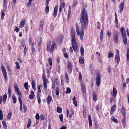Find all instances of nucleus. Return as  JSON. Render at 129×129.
I'll use <instances>...</instances> for the list:
<instances>
[{"label": "nucleus", "mask_w": 129, "mask_h": 129, "mask_svg": "<svg viewBox=\"0 0 129 129\" xmlns=\"http://www.w3.org/2000/svg\"><path fill=\"white\" fill-rule=\"evenodd\" d=\"M80 20L82 27L83 29H86V26L88 24V19L87 12H86L84 8H83L81 12Z\"/></svg>", "instance_id": "1"}, {"label": "nucleus", "mask_w": 129, "mask_h": 129, "mask_svg": "<svg viewBox=\"0 0 129 129\" xmlns=\"http://www.w3.org/2000/svg\"><path fill=\"white\" fill-rule=\"evenodd\" d=\"M51 41H50L47 44V51H49L50 50V52L51 53H52L53 52L54 50L55 47L56 46V44L54 43H53L50 49V46L51 45Z\"/></svg>", "instance_id": "2"}, {"label": "nucleus", "mask_w": 129, "mask_h": 129, "mask_svg": "<svg viewBox=\"0 0 129 129\" xmlns=\"http://www.w3.org/2000/svg\"><path fill=\"white\" fill-rule=\"evenodd\" d=\"M42 79L43 81V86L45 90L47 89V87L48 80L45 76L42 75Z\"/></svg>", "instance_id": "3"}, {"label": "nucleus", "mask_w": 129, "mask_h": 129, "mask_svg": "<svg viewBox=\"0 0 129 129\" xmlns=\"http://www.w3.org/2000/svg\"><path fill=\"white\" fill-rule=\"evenodd\" d=\"M95 80L96 85L99 86L101 83V76L99 73H97L96 74V77L95 78Z\"/></svg>", "instance_id": "4"}, {"label": "nucleus", "mask_w": 129, "mask_h": 129, "mask_svg": "<svg viewBox=\"0 0 129 129\" xmlns=\"http://www.w3.org/2000/svg\"><path fill=\"white\" fill-rule=\"evenodd\" d=\"M72 47L74 51H76L77 49V46L75 40H72Z\"/></svg>", "instance_id": "5"}, {"label": "nucleus", "mask_w": 129, "mask_h": 129, "mask_svg": "<svg viewBox=\"0 0 129 129\" xmlns=\"http://www.w3.org/2000/svg\"><path fill=\"white\" fill-rule=\"evenodd\" d=\"M1 69L4 78L5 79L7 80V73L4 67L3 66H2L1 67Z\"/></svg>", "instance_id": "6"}, {"label": "nucleus", "mask_w": 129, "mask_h": 129, "mask_svg": "<svg viewBox=\"0 0 129 129\" xmlns=\"http://www.w3.org/2000/svg\"><path fill=\"white\" fill-rule=\"evenodd\" d=\"M65 4L64 2H61L60 3L59 8V13H61L63 9L65 7Z\"/></svg>", "instance_id": "7"}, {"label": "nucleus", "mask_w": 129, "mask_h": 129, "mask_svg": "<svg viewBox=\"0 0 129 129\" xmlns=\"http://www.w3.org/2000/svg\"><path fill=\"white\" fill-rule=\"evenodd\" d=\"M118 36L117 32H116L115 33L114 35L113 39L115 40V43H118Z\"/></svg>", "instance_id": "8"}, {"label": "nucleus", "mask_w": 129, "mask_h": 129, "mask_svg": "<svg viewBox=\"0 0 129 129\" xmlns=\"http://www.w3.org/2000/svg\"><path fill=\"white\" fill-rule=\"evenodd\" d=\"M58 8V6H56L54 8L53 16L54 18H55L56 16Z\"/></svg>", "instance_id": "9"}, {"label": "nucleus", "mask_w": 129, "mask_h": 129, "mask_svg": "<svg viewBox=\"0 0 129 129\" xmlns=\"http://www.w3.org/2000/svg\"><path fill=\"white\" fill-rule=\"evenodd\" d=\"M68 71L72 72V67L71 63L69 62L68 64Z\"/></svg>", "instance_id": "10"}, {"label": "nucleus", "mask_w": 129, "mask_h": 129, "mask_svg": "<svg viewBox=\"0 0 129 129\" xmlns=\"http://www.w3.org/2000/svg\"><path fill=\"white\" fill-rule=\"evenodd\" d=\"M124 2H122L119 5V8L120 9V12L121 13L123 9L124 6Z\"/></svg>", "instance_id": "11"}, {"label": "nucleus", "mask_w": 129, "mask_h": 129, "mask_svg": "<svg viewBox=\"0 0 129 129\" xmlns=\"http://www.w3.org/2000/svg\"><path fill=\"white\" fill-rule=\"evenodd\" d=\"M83 29L82 27L81 29L80 33V39L82 41L83 40V38L84 36V32Z\"/></svg>", "instance_id": "12"}, {"label": "nucleus", "mask_w": 129, "mask_h": 129, "mask_svg": "<svg viewBox=\"0 0 129 129\" xmlns=\"http://www.w3.org/2000/svg\"><path fill=\"white\" fill-rule=\"evenodd\" d=\"M115 61L117 62L118 64L119 62L120 61V56L118 54H116L115 57Z\"/></svg>", "instance_id": "13"}, {"label": "nucleus", "mask_w": 129, "mask_h": 129, "mask_svg": "<svg viewBox=\"0 0 129 129\" xmlns=\"http://www.w3.org/2000/svg\"><path fill=\"white\" fill-rule=\"evenodd\" d=\"M71 35L72 37V40H75V32L72 29L71 30Z\"/></svg>", "instance_id": "14"}, {"label": "nucleus", "mask_w": 129, "mask_h": 129, "mask_svg": "<svg viewBox=\"0 0 129 129\" xmlns=\"http://www.w3.org/2000/svg\"><path fill=\"white\" fill-rule=\"evenodd\" d=\"M52 100V97L50 95H48V96L47 99V103L48 105L49 104L50 102Z\"/></svg>", "instance_id": "15"}, {"label": "nucleus", "mask_w": 129, "mask_h": 129, "mask_svg": "<svg viewBox=\"0 0 129 129\" xmlns=\"http://www.w3.org/2000/svg\"><path fill=\"white\" fill-rule=\"evenodd\" d=\"M76 30L77 34L78 36H79L80 33V29L77 24L76 25Z\"/></svg>", "instance_id": "16"}, {"label": "nucleus", "mask_w": 129, "mask_h": 129, "mask_svg": "<svg viewBox=\"0 0 129 129\" xmlns=\"http://www.w3.org/2000/svg\"><path fill=\"white\" fill-rule=\"evenodd\" d=\"M103 30L102 29L101 31L100 34V40L101 41H103Z\"/></svg>", "instance_id": "17"}, {"label": "nucleus", "mask_w": 129, "mask_h": 129, "mask_svg": "<svg viewBox=\"0 0 129 129\" xmlns=\"http://www.w3.org/2000/svg\"><path fill=\"white\" fill-rule=\"evenodd\" d=\"M88 119L89 120V125L90 126H91L92 125V121L91 119V116L89 115L88 116Z\"/></svg>", "instance_id": "18"}, {"label": "nucleus", "mask_w": 129, "mask_h": 129, "mask_svg": "<svg viewBox=\"0 0 129 129\" xmlns=\"http://www.w3.org/2000/svg\"><path fill=\"white\" fill-rule=\"evenodd\" d=\"M81 89L82 91V93H86V90L85 89V87L84 85L82 83L81 84Z\"/></svg>", "instance_id": "19"}, {"label": "nucleus", "mask_w": 129, "mask_h": 129, "mask_svg": "<svg viewBox=\"0 0 129 129\" xmlns=\"http://www.w3.org/2000/svg\"><path fill=\"white\" fill-rule=\"evenodd\" d=\"M34 95V92L33 91H32L31 92V94L29 96L28 98L31 100L33 99V96Z\"/></svg>", "instance_id": "20"}, {"label": "nucleus", "mask_w": 129, "mask_h": 129, "mask_svg": "<svg viewBox=\"0 0 129 129\" xmlns=\"http://www.w3.org/2000/svg\"><path fill=\"white\" fill-rule=\"evenodd\" d=\"M79 63L82 64H83L84 63V59L83 58L80 57L79 60Z\"/></svg>", "instance_id": "21"}, {"label": "nucleus", "mask_w": 129, "mask_h": 129, "mask_svg": "<svg viewBox=\"0 0 129 129\" xmlns=\"http://www.w3.org/2000/svg\"><path fill=\"white\" fill-rule=\"evenodd\" d=\"M25 21L24 20H23L22 21L20 24V28L23 27L25 24Z\"/></svg>", "instance_id": "22"}, {"label": "nucleus", "mask_w": 129, "mask_h": 129, "mask_svg": "<svg viewBox=\"0 0 129 129\" xmlns=\"http://www.w3.org/2000/svg\"><path fill=\"white\" fill-rule=\"evenodd\" d=\"M73 104L76 107L77 106V102L76 100V98L75 96H74L73 99Z\"/></svg>", "instance_id": "23"}, {"label": "nucleus", "mask_w": 129, "mask_h": 129, "mask_svg": "<svg viewBox=\"0 0 129 129\" xmlns=\"http://www.w3.org/2000/svg\"><path fill=\"white\" fill-rule=\"evenodd\" d=\"M113 95L115 97L116 96V93H117V91L116 89L114 87H113Z\"/></svg>", "instance_id": "24"}, {"label": "nucleus", "mask_w": 129, "mask_h": 129, "mask_svg": "<svg viewBox=\"0 0 129 129\" xmlns=\"http://www.w3.org/2000/svg\"><path fill=\"white\" fill-rule=\"evenodd\" d=\"M114 56L113 53L110 51H109L108 53V57L109 58H111L113 57Z\"/></svg>", "instance_id": "25"}, {"label": "nucleus", "mask_w": 129, "mask_h": 129, "mask_svg": "<svg viewBox=\"0 0 129 129\" xmlns=\"http://www.w3.org/2000/svg\"><path fill=\"white\" fill-rule=\"evenodd\" d=\"M56 94L57 96H58L59 94V88L58 87H56L55 89Z\"/></svg>", "instance_id": "26"}, {"label": "nucleus", "mask_w": 129, "mask_h": 129, "mask_svg": "<svg viewBox=\"0 0 129 129\" xmlns=\"http://www.w3.org/2000/svg\"><path fill=\"white\" fill-rule=\"evenodd\" d=\"M121 113L123 117H125V112L123 107H122L121 110Z\"/></svg>", "instance_id": "27"}, {"label": "nucleus", "mask_w": 129, "mask_h": 129, "mask_svg": "<svg viewBox=\"0 0 129 129\" xmlns=\"http://www.w3.org/2000/svg\"><path fill=\"white\" fill-rule=\"evenodd\" d=\"M3 103L5 104V103L6 101L7 98V95L6 94H5L3 95Z\"/></svg>", "instance_id": "28"}, {"label": "nucleus", "mask_w": 129, "mask_h": 129, "mask_svg": "<svg viewBox=\"0 0 129 129\" xmlns=\"http://www.w3.org/2000/svg\"><path fill=\"white\" fill-rule=\"evenodd\" d=\"M52 83L56 84L57 85L59 84V82L57 79L56 78L54 80H52Z\"/></svg>", "instance_id": "29"}, {"label": "nucleus", "mask_w": 129, "mask_h": 129, "mask_svg": "<svg viewBox=\"0 0 129 129\" xmlns=\"http://www.w3.org/2000/svg\"><path fill=\"white\" fill-rule=\"evenodd\" d=\"M93 101L95 102L96 101V96L95 92H93Z\"/></svg>", "instance_id": "30"}, {"label": "nucleus", "mask_w": 129, "mask_h": 129, "mask_svg": "<svg viewBox=\"0 0 129 129\" xmlns=\"http://www.w3.org/2000/svg\"><path fill=\"white\" fill-rule=\"evenodd\" d=\"M80 53L81 54L82 56H83L84 55V48L82 47H81L80 48Z\"/></svg>", "instance_id": "31"}, {"label": "nucleus", "mask_w": 129, "mask_h": 129, "mask_svg": "<svg viewBox=\"0 0 129 129\" xmlns=\"http://www.w3.org/2000/svg\"><path fill=\"white\" fill-rule=\"evenodd\" d=\"M14 87L15 88V91L16 92L19 90V89L18 88L17 85L16 84H15L14 85Z\"/></svg>", "instance_id": "32"}, {"label": "nucleus", "mask_w": 129, "mask_h": 129, "mask_svg": "<svg viewBox=\"0 0 129 129\" xmlns=\"http://www.w3.org/2000/svg\"><path fill=\"white\" fill-rule=\"evenodd\" d=\"M57 111L58 113H61L62 112V109L61 108L59 107H58L57 108Z\"/></svg>", "instance_id": "33"}, {"label": "nucleus", "mask_w": 129, "mask_h": 129, "mask_svg": "<svg viewBox=\"0 0 129 129\" xmlns=\"http://www.w3.org/2000/svg\"><path fill=\"white\" fill-rule=\"evenodd\" d=\"M31 85L33 88V89H34L35 88V82L34 80H32Z\"/></svg>", "instance_id": "34"}, {"label": "nucleus", "mask_w": 129, "mask_h": 129, "mask_svg": "<svg viewBox=\"0 0 129 129\" xmlns=\"http://www.w3.org/2000/svg\"><path fill=\"white\" fill-rule=\"evenodd\" d=\"M12 98L14 101L13 103L14 104H15L16 103V96L14 95H13L12 96Z\"/></svg>", "instance_id": "35"}, {"label": "nucleus", "mask_w": 129, "mask_h": 129, "mask_svg": "<svg viewBox=\"0 0 129 129\" xmlns=\"http://www.w3.org/2000/svg\"><path fill=\"white\" fill-rule=\"evenodd\" d=\"M37 96L38 102L39 104H40L41 103V99L40 98V96L39 94H38Z\"/></svg>", "instance_id": "36"}, {"label": "nucleus", "mask_w": 129, "mask_h": 129, "mask_svg": "<svg viewBox=\"0 0 129 129\" xmlns=\"http://www.w3.org/2000/svg\"><path fill=\"white\" fill-rule=\"evenodd\" d=\"M37 42L38 43V45H40L42 42L41 38V37H39L37 40Z\"/></svg>", "instance_id": "37"}, {"label": "nucleus", "mask_w": 129, "mask_h": 129, "mask_svg": "<svg viewBox=\"0 0 129 129\" xmlns=\"http://www.w3.org/2000/svg\"><path fill=\"white\" fill-rule=\"evenodd\" d=\"M2 123L4 128L5 129H7V126L6 122L4 121H3Z\"/></svg>", "instance_id": "38"}, {"label": "nucleus", "mask_w": 129, "mask_h": 129, "mask_svg": "<svg viewBox=\"0 0 129 129\" xmlns=\"http://www.w3.org/2000/svg\"><path fill=\"white\" fill-rule=\"evenodd\" d=\"M122 34V37L123 38H126V34L125 31H124V32L121 33Z\"/></svg>", "instance_id": "39"}, {"label": "nucleus", "mask_w": 129, "mask_h": 129, "mask_svg": "<svg viewBox=\"0 0 129 129\" xmlns=\"http://www.w3.org/2000/svg\"><path fill=\"white\" fill-rule=\"evenodd\" d=\"M78 4V2L77 1H75L73 3L72 7H75Z\"/></svg>", "instance_id": "40"}, {"label": "nucleus", "mask_w": 129, "mask_h": 129, "mask_svg": "<svg viewBox=\"0 0 129 129\" xmlns=\"http://www.w3.org/2000/svg\"><path fill=\"white\" fill-rule=\"evenodd\" d=\"M71 92V89L69 87H67V91L66 92V94L70 93Z\"/></svg>", "instance_id": "41"}, {"label": "nucleus", "mask_w": 129, "mask_h": 129, "mask_svg": "<svg viewBox=\"0 0 129 129\" xmlns=\"http://www.w3.org/2000/svg\"><path fill=\"white\" fill-rule=\"evenodd\" d=\"M48 61L49 62V65L50 66H51L52 65V60L50 58H49L48 59Z\"/></svg>", "instance_id": "42"}, {"label": "nucleus", "mask_w": 129, "mask_h": 129, "mask_svg": "<svg viewBox=\"0 0 129 129\" xmlns=\"http://www.w3.org/2000/svg\"><path fill=\"white\" fill-rule=\"evenodd\" d=\"M3 119V113L2 111L0 110V120H2Z\"/></svg>", "instance_id": "43"}, {"label": "nucleus", "mask_w": 129, "mask_h": 129, "mask_svg": "<svg viewBox=\"0 0 129 129\" xmlns=\"http://www.w3.org/2000/svg\"><path fill=\"white\" fill-rule=\"evenodd\" d=\"M15 64L16 65V68L17 69H19L20 68V67L19 65V63L17 61L15 62Z\"/></svg>", "instance_id": "44"}, {"label": "nucleus", "mask_w": 129, "mask_h": 129, "mask_svg": "<svg viewBox=\"0 0 129 129\" xmlns=\"http://www.w3.org/2000/svg\"><path fill=\"white\" fill-rule=\"evenodd\" d=\"M63 52L64 54V56L66 58H68V55L65 52L64 50H63Z\"/></svg>", "instance_id": "45"}, {"label": "nucleus", "mask_w": 129, "mask_h": 129, "mask_svg": "<svg viewBox=\"0 0 129 129\" xmlns=\"http://www.w3.org/2000/svg\"><path fill=\"white\" fill-rule=\"evenodd\" d=\"M27 50L28 49L27 48L26 46H25V47L23 51V53L24 54V56L25 55L26 53V52Z\"/></svg>", "instance_id": "46"}, {"label": "nucleus", "mask_w": 129, "mask_h": 129, "mask_svg": "<svg viewBox=\"0 0 129 129\" xmlns=\"http://www.w3.org/2000/svg\"><path fill=\"white\" fill-rule=\"evenodd\" d=\"M63 115L62 114H60L59 116V118L61 122H63Z\"/></svg>", "instance_id": "47"}, {"label": "nucleus", "mask_w": 129, "mask_h": 129, "mask_svg": "<svg viewBox=\"0 0 129 129\" xmlns=\"http://www.w3.org/2000/svg\"><path fill=\"white\" fill-rule=\"evenodd\" d=\"M32 40H31L30 38L29 39V44L31 46H33L34 45V44L32 43Z\"/></svg>", "instance_id": "48"}, {"label": "nucleus", "mask_w": 129, "mask_h": 129, "mask_svg": "<svg viewBox=\"0 0 129 129\" xmlns=\"http://www.w3.org/2000/svg\"><path fill=\"white\" fill-rule=\"evenodd\" d=\"M28 83L27 82H26L24 84V87L27 90L28 89Z\"/></svg>", "instance_id": "49"}, {"label": "nucleus", "mask_w": 129, "mask_h": 129, "mask_svg": "<svg viewBox=\"0 0 129 129\" xmlns=\"http://www.w3.org/2000/svg\"><path fill=\"white\" fill-rule=\"evenodd\" d=\"M123 42L124 44H126L127 43V38H123Z\"/></svg>", "instance_id": "50"}, {"label": "nucleus", "mask_w": 129, "mask_h": 129, "mask_svg": "<svg viewBox=\"0 0 129 129\" xmlns=\"http://www.w3.org/2000/svg\"><path fill=\"white\" fill-rule=\"evenodd\" d=\"M49 11V7L48 5H47L45 8V11L46 13H48Z\"/></svg>", "instance_id": "51"}, {"label": "nucleus", "mask_w": 129, "mask_h": 129, "mask_svg": "<svg viewBox=\"0 0 129 129\" xmlns=\"http://www.w3.org/2000/svg\"><path fill=\"white\" fill-rule=\"evenodd\" d=\"M31 124V122L30 120V119L28 121V122L27 125V128H28L30 127Z\"/></svg>", "instance_id": "52"}, {"label": "nucleus", "mask_w": 129, "mask_h": 129, "mask_svg": "<svg viewBox=\"0 0 129 129\" xmlns=\"http://www.w3.org/2000/svg\"><path fill=\"white\" fill-rule=\"evenodd\" d=\"M31 49L32 52L33 54H34L35 53V49L34 47L33 46H31Z\"/></svg>", "instance_id": "53"}, {"label": "nucleus", "mask_w": 129, "mask_h": 129, "mask_svg": "<svg viewBox=\"0 0 129 129\" xmlns=\"http://www.w3.org/2000/svg\"><path fill=\"white\" fill-rule=\"evenodd\" d=\"M21 97L19 96L18 98V100L20 104H22V103L21 98Z\"/></svg>", "instance_id": "54"}, {"label": "nucleus", "mask_w": 129, "mask_h": 129, "mask_svg": "<svg viewBox=\"0 0 129 129\" xmlns=\"http://www.w3.org/2000/svg\"><path fill=\"white\" fill-rule=\"evenodd\" d=\"M111 119V120L117 123L118 122V121L116 118H114L112 119Z\"/></svg>", "instance_id": "55"}, {"label": "nucleus", "mask_w": 129, "mask_h": 129, "mask_svg": "<svg viewBox=\"0 0 129 129\" xmlns=\"http://www.w3.org/2000/svg\"><path fill=\"white\" fill-rule=\"evenodd\" d=\"M12 116V113L9 112L7 118L10 119L11 118Z\"/></svg>", "instance_id": "56"}, {"label": "nucleus", "mask_w": 129, "mask_h": 129, "mask_svg": "<svg viewBox=\"0 0 129 129\" xmlns=\"http://www.w3.org/2000/svg\"><path fill=\"white\" fill-rule=\"evenodd\" d=\"M79 80H81L82 78V76L81 74V73L80 72L79 73Z\"/></svg>", "instance_id": "57"}, {"label": "nucleus", "mask_w": 129, "mask_h": 129, "mask_svg": "<svg viewBox=\"0 0 129 129\" xmlns=\"http://www.w3.org/2000/svg\"><path fill=\"white\" fill-rule=\"evenodd\" d=\"M115 105H114L111 107V110L114 111L115 108Z\"/></svg>", "instance_id": "58"}, {"label": "nucleus", "mask_w": 129, "mask_h": 129, "mask_svg": "<svg viewBox=\"0 0 129 129\" xmlns=\"http://www.w3.org/2000/svg\"><path fill=\"white\" fill-rule=\"evenodd\" d=\"M97 27L98 29L100 28V23L99 22H98L97 23Z\"/></svg>", "instance_id": "59"}, {"label": "nucleus", "mask_w": 129, "mask_h": 129, "mask_svg": "<svg viewBox=\"0 0 129 129\" xmlns=\"http://www.w3.org/2000/svg\"><path fill=\"white\" fill-rule=\"evenodd\" d=\"M5 16V14L4 12H2L1 13V18L2 19H3Z\"/></svg>", "instance_id": "60"}, {"label": "nucleus", "mask_w": 129, "mask_h": 129, "mask_svg": "<svg viewBox=\"0 0 129 129\" xmlns=\"http://www.w3.org/2000/svg\"><path fill=\"white\" fill-rule=\"evenodd\" d=\"M17 93V94L19 96L21 97L22 96V94H21V92L19 90L18 91H17L16 92Z\"/></svg>", "instance_id": "61"}, {"label": "nucleus", "mask_w": 129, "mask_h": 129, "mask_svg": "<svg viewBox=\"0 0 129 129\" xmlns=\"http://www.w3.org/2000/svg\"><path fill=\"white\" fill-rule=\"evenodd\" d=\"M36 118L37 120H39V119L40 116L38 113L36 114Z\"/></svg>", "instance_id": "62"}, {"label": "nucleus", "mask_w": 129, "mask_h": 129, "mask_svg": "<svg viewBox=\"0 0 129 129\" xmlns=\"http://www.w3.org/2000/svg\"><path fill=\"white\" fill-rule=\"evenodd\" d=\"M45 119V117L42 115H40V119L42 120H44Z\"/></svg>", "instance_id": "63"}, {"label": "nucleus", "mask_w": 129, "mask_h": 129, "mask_svg": "<svg viewBox=\"0 0 129 129\" xmlns=\"http://www.w3.org/2000/svg\"><path fill=\"white\" fill-rule=\"evenodd\" d=\"M126 56L127 58V60L129 61V54L128 52H127L126 53Z\"/></svg>", "instance_id": "64"}]
</instances>
